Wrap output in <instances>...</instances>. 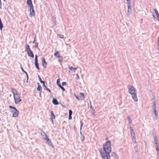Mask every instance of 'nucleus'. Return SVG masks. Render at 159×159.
<instances>
[{
	"instance_id": "f257e3e1",
	"label": "nucleus",
	"mask_w": 159,
	"mask_h": 159,
	"mask_svg": "<svg viewBox=\"0 0 159 159\" xmlns=\"http://www.w3.org/2000/svg\"><path fill=\"white\" fill-rule=\"evenodd\" d=\"M105 140L107 141L103 144V151L102 152L100 151V152L102 159H110L109 154L111 152V143L107 138H106Z\"/></svg>"
},
{
	"instance_id": "f03ea898",
	"label": "nucleus",
	"mask_w": 159,
	"mask_h": 159,
	"mask_svg": "<svg viewBox=\"0 0 159 159\" xmlns=\"http://www.w3.org/2000/svg\"><path fill=\"white\" fill-rule=\"evenodd\" d=\"M128 92L131 94L132 98L135 102L138 101V98L137 97V95L135 92L136 89L133 86L129 85L127 86Z\"/></svg>"
},
{
	"instance_id": "7ed1b4c3",
	"label": "nucleus",
	"mask_w": 159,
	"mask_h": 159,
	"mask_svg": "<svg viewBox=\"0 0 159 159\" xmlns=\"http://www.w3.org/2000/svg\"><path fill=\"white\" fill-rule=\"evenodd\" d=\"M11 91L14 95V98L15 100V103L16 104H17L21 101L20 99V95L17 93V92L14 88L11 89Z\"/></svg>"
},
{
	"instance_id": "20e7f679",
	"label": "nucleus",
	"mask_w": 159,
	"mask_h": 159,
	"mask_svg": "<svg viewBox=\"0 0 159 159\" xmlns=\"http://www.w3.org/2000/svg\"><path fill=\"white\" fill-rule=\"evenodd\" d=\"M75 98L78 100H84V95L83 93H80L78 95H75Z\"/></svg>"
},
{
	"instance_id": "39448f33",
	"label": "nucleus",
	"mask_w": 159,
	"mask_h": 159,
	"mask_svg": "<svg viewBox=\"0 0 159 159\" xmlns=\"http://www.w3.org/2000/svg\"><path fill=\"white\" fill-rule=\"evenodd\" d=\"M35 62H34V65L36 68L38 69V70H39V66L38 63V56L37 55H36L35 57Z\"/></svg>"
},
{
	"instance_id": "423d86ee",
	"label": "nucleus",
	"mask_w": 159,
	"mask_h": 159,
	"mask_svg": "<svg viewBox=\"0 0 159 159\" xmlns=\"http://www.w3.org/2000/svg\"><path fill=\"white\" fill-rule=\"evenodd\" d=\"M127 15L129 16L132 12V9L131 8V4H130V3H127Z\"/></svg>"
},
{
	"instance_id": "0eeeda50",
	"label": "nucleus",
	"mask_w": 159,
	"mask_h": 159,
	"mask_svg": "<svg viewBox=\"0 0 159 159\" xmlns=\"http://www.w3.org/2000/svg\"><path fill=\"white\" fill-rule=\"evenodd\" d=\"M154 10L155 11V14H156V15L157 16V17H156L153 14L152 16L153 17L155 18V19H156L157 20H158L159 21V14L158 13V11H157V9L156 8H155L154 9Z\"/></svg>"
},
{
	"instance_id": "6e6552de",
	"label": "nucleus",
	"mask_w": 159,
	"mask_h": 159,
	"mask_svg": "<svg viewBox=\"0 0 159 159\" xmlns=\"http://www.w3.org/2000/svg\"><path fill=\"white\" fill-rule=\"evenodd\" d=\"M28 55L29 56L32 57V58L34 57V55L32 52L31 50L27 51Z\"/></svg>"
},
{
	"instance_id": "1a4fd4ad",
	"label": "nucleus",
	"mask_w": 159,
	"mask_h": 159,
	"mask_svg": "<svg viewBox=\"0 0 159 159\" xmlns=\"http://www.w3.org/2000/svg\"><path fill=\"white\" fill-rule=\"evenodd\" d=\"M30 14L31 15L34 16L35 15L34 11V10L33 7L32 8L30 7Z\"/></svg>"
},
{
	"instance_id": "9d476101",
	"label": "nucleus",
	"mask_w": 159,
	"mask_h": 159,
	"mask_svg": "<svg viewBox=\"0 0 159 159\" xmlns=\"http://www.w3.org/2000/svg\"><path fill=\"white\" fill-rule=\"evenodd\" d=\"M43 60H42V66L45 68H47V63L46 61L44 58H42Z\"/></svg>"
},
{
	"instance_id": "9b49d317",
	"label": "nucleus",
	"mask_w": 159,
	"mask_h": 159,
	"mask_svg": "<svg viewBox=\"0 0 159 159\" xmlns=\"http://www.w3.org/2000/svg\"><path fill=\"white\" fill-rule=\"evenodd\" d=\"M13 113L12 117H16L18 116V114H19V112L18 110H16L13 112H12Z\"/></svg>"
},
{
	"instance_id": "f8f14e48",
	"label": "nucleus",
	"mask_w": 159,
	"mask_h": 159,
	"mask_svg": "<svg viewBox=\"0 0 159 159\" xmlns=\"http://www.w3.org/2000/svg\"><path fill=\"white\" fill-rule=\"evenodd\" d=\"M27 4L30 6V7L31 8L33 7L31 0H27Z\"/></svg>"
},
{
	"instance_id": "ddd939ff",
	"label": "nucleus",
	"mask_w": 159,
	"mask_h": 159,
	"mask_svg": "<svg viewBox=\"0 0 159 159\" xmlns=\"http://www.w3.org/2000/svg\"><path fill=\"white\" fill-rule=\"evenodd\" d=\"M52 103L55 105H57L59 104V103L57 101V99L55 98H53L52 101Z\"/></svg>"
},
{
	"instance_id": "4468645a",
	"label": "nucleus",
	"mask_w": 159,
	"mask_h": 159,
	"mask_svg": "<svg viewBox=\"0 0 159 159\" xmlns=\"http://www.w3.org/2000/svg\"><path fill=\"white\" fill-rule=\"evenodd\" d=\"M51 118L52 121L53 122V119H54L55 118V115L52 111H50Z\"/></svg>"
},
{
	"instance_id": "2eb2a0df",
	"label": "nucleus",
	"mask_w": 159,
	"mask_h": 159,
	"mask_svg": "<svg viewBox=\"0 0 159 159\" xmlns=\"http://www.w3.org/2000/svg\"><path fill=\"white\" fill-rule=\"evenodd\" d=\"M111 155L112 157H113L114 159H118V157L117 155L114 152H112L111 153Z\"/></svg>"
},
{
	"instance_id": "dca6fc26",
	"label": "nucleus",
	"mask_w": 159,
	"mask_h": 159,
	"mask_svg": "<svg viewBox=\"0 0 159 159\" xmlns=\"http://www.w3.org/2000/svg\"><path fill=\"white\" fill-rule=\"evenodd\" d=\"M154 139L155 143V146L158 145V141L157 139V137L156 135H155L154 137Z\"/></svg>"
},
{
	"instance_id": "f3484780",
	"label": "nucleus",
	"mask_w": 159,
	"mask_h": 159,
	"mask_svg": "<svg viewBox=\"0 0 159 159\" xmlns=\"http://www.w3.org/2000/svg\"><path fill=\"white\" fill-rule=\"evenodd\" d=\"M9 107L10 108L12 109L11 112H13V111H15L17 110L16 108L15 107H14L12 106H9Z\"/></svg>"
},
{
	"instance_id": "a211bd4d",
	"label": "nucleus",
	"mask_w": 159,
	"mask_h": 159,
	"mask_svg": "<svg viewBox=\"0 0 159 159\" xmlns=\"http://www.w3.org/2000/svg\"><path fill=\"white\" fill-rule=\"evenodd\" d=\"M46 141V143L49 144V145L51 146L52 147V143L51 142V140L49 139H48Z\"/></svg>"
},
{
	"instance_id": "6ab92c4d",
	"label": "nucleus",
	"mask_w": 159,
	"mask_h": 159,
	"mask_svg": "<svg viewBox=\"0 0 159 159\" xmlns=\"http://www.w3.org/2000/svg\"><path fill=\"white\" fill-rule=\"evenodd\" d=\"M38 87L37 88V89L38 91H41L42 87L41 86L40 84L39 83H38Z\"/></svg>"
},
{
	"instance_id": "aec40b11",
	"label": "nucleus",
	"mask_w": 159,
	"mask_h": 159,
	"mask_svg": "<svg viewBox=\"0 0 159 159\" xmlns=\"http://www.w3.org/2000/svg\"><path fill=\"white\" fill-rule=\"evenodd\" d=\"M54 56L59 58L61 57L59 53L57 51L55 53Z\"/></svg>"
},
{
	"instance_id": "412c9836",
	"label": "nucleus",
	"mask_w": 159,
	"mask_h": 159,
	"mask_svg": "<svg viewBox=\"0 0 159 159\" xmlns=\"http://www.w3.org/2000/svg\"><path fill=\"white\" fill-rule=\"evenodd\" d=\"M38 78H39V81L41 83H42L43 84V86H44V85H45V82L44 81H42V80L40 78V76L39 75H38Z\"/></svg>"
},
{
	"instance_id": "4be33fe9",
	"label": "nucleus",
	"mask_w": 159,
	"mask_h": 159,
	"mask_svg": "<svg viewBox=\"0 0 159 159\" xmlns=\"http://www.w3.org/2000/svg\"><path fill=\"white\" fill-rule=\"evenodd\" d=\"M69 68L71 71H73L75 72V70L77 69L76 67L73 68V67L70 66H69Z\"/></svg>"
},
{
	"instance_id": "5701e85b",
	"label": "nucleus",
	"mask_w": 159,
	"mask_h": 159,
	"mask_svg": "<svg viewBox=\"0 0 159 159\" xmlns=\"http://www.w3.org/2000/svg\"><path fill=\"white\" fill-rule=\"evenodd\" d=\"M25 48L26 50L27 51H29V50H31V49H30V48L29 45L27 44H25Z\"/></svg>"
},
{
	"instance_id": "b1692460",
	"label": "nucleus",
	"mask_w": 159,
	"mask_h": 159,
	"mask_svg": "<svg viewBox=\"0 0 159 159\" xmlns=\"http://www.w3.org/2000/svg\"><path fill=\"white\" fill-rule=\"evenodd\" d=\"M127 118L128 120L129 123V124H130L132 123V120H131V119L129 116H127Z\"/></svg>"
},
{
	"instance_id": "393cba45",
	"label": "nucleus",
	"mask_w": 159,
	"mask_h": 159,
	"mask_svg": "<svg viewBox=\"0 0 159 159\" xmlns=\"http://www.w3.org/2000/svg\"><path fill=\"white\" fill-rule=\"evenodd\" d=\"M44 87V90H47V91H48V92H49V93H51V90H50V89H49L46 86V85H44V86H43Z\"/></svg>"
},
{
	"instance_id": "a878e982",
	"label": "nucleus",
	"mask_w": 159,
	"mask_h": 159,
	"mask_svg": "<svg viewBox=\"0 0 159 159\" xmlns=\"http://www.w3.org/2000/svg\"><path fill=\"white\" fill-rule=\"evenodd\" d=\"M44 87V90H47V91H48V92H49V93H51V90H50V89H49L46 86V85H44V86H43Z\"/></svg>"
},
{
	"instance_id": "bb28decb",
	"label": "nucleus",
	"mask_w": 159,
	"mask_h": 159,
	"mask_svg": "<svg viewBox=\"0 0 159 159\" xmlns=\"http://www.w3.org/2000/svg\"><path fill=\"white\" fill-rule=\"evenodd\" d=\"M80 134L81 135V139L82 142L85 139V137L81 133V132H80Z\"/></svg>"
},
{
	"instance_id": "cd10ccee",
	"label": "nucleus",
	"mask_w": 159,
	"mask_h": 159,
	"mask_svg": "<svg viewBox=\"0 0 159 159\" xmlns=\"http://www.w3.org/2000/svg\"><path fill=\"white\" fill-rule=\"evenodd\" d=\"M156 103L155 101H154L153 102V105L152 106V108L153 110H156Z\"/></svg>"
},
{
	"instance_id": "c85d7f7f",
	"label": "nucleus",
	"mask_w": 159,
	"mask_h": 159,
	"mask_svg": "<svg viewBox=\"0 0 159 159\" xmlns=\"http://www.w3.org/2000/svg\"><path fill=\"white\" fill-rule=\"evenodd\" d=\"M3 27V25L2 23V21L1 20H0V30H2V28Z\"/></svg>"
},
{
	"instance_id": "c756f323",
	"label": "nucleus",
	"mask_w": 159,
	"mask_h": 159,
	"mask_svg": "<svg viewBox=\"0 0 159 159\" xmlns=\"http://www.w3.org/2000/svg\"><path fill=\"white\" fill-rule=\"evenodd\" d=\"M135 136H132V140H133V142H134V143H136V139H135Z\"/></svg>"
},
{
	"instance_id": "7c9ffc66",
	"label": "nucleus",
	"mask_w": 159,
	"mask_h": 159,
	"mask_svg": "<svg viewBox=\"0 0 159 159\" xmlns=\"http://www.w3.org/2000/svg\"><path fill=\"white\" fill-rule=\"evenodd\" d=\"M20 68L21 69V70L22 71V72H24L26 75L27 76H28V74H27V72L26 71H25L24 70V69L21 67H20Z\"/></svg>"
},
{
	"instance_id": "2f4dec72",
	"label": "nucleus",
	"mask_w": 159,
	"mask_h": 159,
	"mask_svg": "<svg viewBox=\"0 0 159 159\" xmlns=\"http://www.w3.org/2000/svg\"><path fill=\"white\" fill-rule=\"evenodd\" d=\"M130 134H131V137H132V136H135V134L133 131H130Z\"/></svg>"
},
{
	"instance_id": "473e14b6",
	"label": "nucleus",
	"mask_w": 159,
	"mask_h": 159,
	"mask_svg": "<svg viewBox=\"0 0 159 159\" xmlns=\"http://www.w3.org/2000/svg\"><path fill=\"white\" fill-rule=\"evenodd\" d=\"M45 136L44 137H43V139L45 140H47V139H48V136H47V135H46H46H45L44 136Z\"/></svg>"
},
{
	"instance_id": "72a5a7b5",
	"label": "nucleus",
	"mask_w": 159,
	"mask_h": 159,
	"mask_svg": "<svg viewBox=\"0 0 159 159\" xmlns=\"http://www.w3.org/2000/svg\"><path fill=\"white\" fill-rule=\"evenodd\" d=\"M35 44V45L34 46V47L35 48H37L38 47V43L37 42H35L34 43Z\"/></svg>"
},
{
	"instance_id": "f704fd0d",
	"label": "nucleus",
	"mask_w": 159,
	"mask_h": 159,
	"mask_svg": "<svg viewBox=\"0 0 159 159\" xmlns=\"http://www.w3.org/2000/svg\"><path fill=\"white\" fill-rule=\"evenodd\" d=\"M156 150L157 151H159V146L158 145L155 146Z\"/></svg>"
},
{
	"instance_id": "c9c22d12",
	"label": "nucleus",
	"mask_w": 159,
	"mask_h": 159,
	"mask_svg": "<svg viewBox=\"0 0 159 159\" xmlns=\"http://www.w3.org/2000/svg\"><path fill=\"white\" fill-rule=\"evenodd\" d=\"M72 114V110L70 109L69 110V115H71Z\"/></svg>"
},
{
	"instance_id": "e433bc0d",
	"label": "nucleus",
	"mask_w": 159,
	"mask_h": 159,
	"mask_svg": "<svg viewBox=\"0 0 159 159\" xmlns=\"http://www.w3.org/2000/svg\"><path fill=\"white\" fill-rule=\"evenodd\" d=\"M80 129L81 130V128L83 125V123L82 121H80Z\"/></svg>"
},
{
	"instance_id": "4c0bfd02",
	"label": "nucleus",
	"mask_w": 159,
	"mask_h": 159,
	"mask_svg": "<svg viewBox=\"0 0 159 159\" xmlns=\"http://www.w3.org/2000/svg\"><path fill=\"white\" fill-rule=\"evenodd\" d=\"M46 134L43 131V132L41 133V135L43 136V137L45 135H46Z\"/></svg>"
},
{
	"instance_id": "58836bf2",
	"label": "nucleus",
	"mask_w": 159,
	"mask_h": 159,
	"mask_svg": "<svg viewBox=\"0 0 159 159\" xmlns=\"http://www.w3.org/2000/svg\"><path fill=\"white\" fill-rule=\"evenodd\" d=\"M91 112L92 113V114L93 116H95V113H94V110H93L91 111Z\"/></svg>"
},
{
	"instance_id": "ea45409f",
	"label": "nucleus",
	"mask_w": 159,
	"mask_h": 159,
	"mask_svg": "<svg viewBox=\"0 0 159 159\" xmlns=\"http://www.w3.org/2000/svg\"><path fill=\"white\" fill-rule=\"evenodd\" d=\"M36 41H37L36 36V35H35V37H34V39L33 42V43H35V42Z\"/></svg>"
},
{
	"instance_id": "a19ab883",
	"label": "nucleus",
	"mask_w": 159,
	"mask_h": 159,
	"mask_svg": "<svg viewBox=\"0 0 159 159\" xmlns=\"http://www.w3.org/2000/svg\"><path fill=\"white\" fill-rule=\"evenodd\" d=\"M60 83V80L59 79H58L57 81V84Z\"/></svg>"
},
{
	"instance_id": "79ce46f5",
	"label": "nucleus",
	"mask_w": 159,
	"mask_h": 159,
	"mask_svg": "<svg viewBox=\"0 0 159 159\" xmlns=\"http://www.w3.org/2000/svg\"><path fill=\"white\" fill-rule=\"evenodd\" d=\"M59 37L61 39H63L64 38V36L63 35L60 34L59 35Z\"/></svg>"
},
{
	"instance_id": "37998d69",
	"label": "nucleus",
	"mask_w": 159,
	"mask_h": 159,
	"mask_svg": "<svg viewBox=\"0 0 159 159\" xmlns=\"http://www.w3.org/2000/svg\"><path fill=\"white\" fill-rule=\"evenodd\" d=\"M60 88H61L62 90L63 91H65V89L62 86H61Z\"/></svg>"
},
{
	"instance_id": "c03bdc74",
	"label": "nucleus",
	"mask_w": 159,
	"mask_h": 159,
	"mask_svg": "<svg viewBox=\"0 0 159 159\" xmlns=\"http://www.w3.org/2000/svg\"><path fill=\"white\" fill-rule=\"evenodd\" d=\"M38 130L41 133L42 132H43V131L40 128H39L38 129Z\"/></svg>"
},
{
	"instance_id": "a18cd8bd",
	"label": "nucleus",
	"mask_w": 159,
	"mask_h": 159,
	"mask_svg": "<svg viewBox=\"0 0 159 159\" xmlns=\"http://www.w3.org/2000/svg\"><path fill=\"white\" fill-rule=\"evenodd\" d=\"M153 112L154 114L158 113V112L156 111V110H153Z\"/></svg>"
},
{
	"instance_id": "49530a36",
	"label": "nucleus",
	"mask_w": 159,
	"mask_h": 159,
	"mask_svg": "<svg viewBox=\"0 0 159 159\" xmlns=\"http://www.w3.org/2000/svg\"><path fill=\"white\" fill-rule=\"evenodd\" d=\"M127 2H128L127 3H130V4H131V0H126Z\"/></svg>"
},
{
	"instance_id": "de8ad7c7",
	"label": "nucleus",
	"mask_w": 159,
	"mask_h": 159,
	"mask_svg": "<svg viewBox=\"0 0 159 159\" xmlns=\"http://www.w3.org/2000/svg\"><path fill=\"white\" fill-rule=\"evenodd\" d=\"M66 84V83L65 82H63L62 83V86H64Z\"/></svg>"
},
{
	"instance_id": "09e8293b",
	"label": "nucleus",
	"mask_w": 159,
	"mask_h": 159,
	"mask_svg": "<svg viewBox=\"0 0 159 159\" xmlns=\"http://www.w3.org/2000/svg\"><path fill=\"white\" fill-rule=\"evenodd\" d=\"M76 76H77V77L76 78V79L77 80H79V79H80V77L79 76V75H78V74H76Z\"/></svg>"
},
{
	"instance_id": "8fccbe9b",
	"label": "nucleus",
	"mask_w": 159,
	"mask_h": 159,
	"mask_svg": "<svg viewBox=\"0 0 159 159\" xmlns=\"http://www.w3.org/2000/svg\"><path fill=\"white\" fill-rule=\"evenodd\" d=\"M155 118L156 119H157L158 118V115H157V113H156V114H155Z\"/></svg>"
},
{
	"instance_id": "3c124183",
	"label": "nucleus",
	"mask_w": 159,
	"mask_h": 159,
	"mask_svg": "<svg viewBox=\"0 0 159 159\" xmlns=\"http://www.w3.org/2000/svg\"><path fill=\"white\" fill-rule=\"evenodd\" d=\"M71 115H69V116L68 117V119L69 120H70L72 119V117L71 116Z\"/></svg>"
},
{
	"instance_id": "603ef678",
	"label": "nucleus",
	"mask_w": 159,
	"mask_h": 159,
	"mask_svg": "<svg viewBox=\"0 0 159 159\" xmlns=\"http://www.w3.org/2000/svg\"><path fill=\"white\" fill-rule=\"evenodd\" d=\"M0 9H2V3L1 0H0Z\"/></svg>"
},
{
	"instance_id": "864d4df0",
	"label": "nucleus",
	"mask_w": 159,
	"mask_h": 159,
	"mask_svg": "<svg viewBox=\"0 0 159 159\" xmlns=\"http://www.w3.org/2000/svg\"><path fill=\"white\" fill-rule=\"evenodd\" d=\"M57 85L58 86V87L60 88L61 86V84H60V83H59Z\"/></svg>"
},
{
	"instance_id": "5fc2aeb1",
	"label": "nucleus",
	"mask_w": 159,
	"mask_h": 159,
	"mask_svg": "<svg viewBox=\"0 0 159 159\" xmlns=\"http://www.w3.org/2000/svg\"><path fill=\"white\" fill-rule=\"evenodd\" d=\"M129 129H130V131H133V128L132 127H129Z\"/></svg>"
},
{
	"instance_id": "6e6d98bb",
	"label": "nucleus",
	"mask_w": 159,
	"mask_h": 159,
	"mask_svg": "<svg viewBox=\"0 0 159 159\" xmlns=\"http://www.w3.org/2000/svg\"><path fill=\"white\" fill-rule=\"evenodd\" d=\"M27 80H26V82L28 83V79H29V77H28V76H27Z\"/></svg>"
},
{
	"instance_id": "4d7b16f0",
	"label": "nucleus",
	"mask_w": 159,
	"mask_h": 159,
	"mask_svg": "<svg viewBox=\"0 0 159 159\" xmlns=\"http://www.w3.org/2000/svg\"><path fill=\"white\" fill-rule=\"evenodd\" d=\"M157 154L158 156H159V151L157 152Z\"/></svg>"
},
{
	"instance_id": "13d9d810",
	"label": "nucleus",
	"mask_w": 159,
	"mask_h": 159,
	"mask_svg": "<svg viewBox=\"0 0 159 159\" xmlns=\"http://www.w3.org/2000/svg\"><path fill=\"white\" fill-rule=\"evenodd\" d=\"M41 91L40 92V93H39V96L40 97H41Z\"/></svg>"
},
{
	"instance_id": "bf43d9fd",
	"label": "nucleus",
	"mask_w": 159,
	"mask_h": 159,
	"mask_svg": "<svg viewBox=\"0 0 159 159\" xmlns=\"http://www.w3.org/2000/svg\"><path fill=\"white\" fill-rule=\"evenodd\" d=\"M90 105H91V102L90 101ZM92 108V106H91V105H90V108Z\"/></svg>"
},
{
	"instance_id": "052dcab7",
	"label": "nucleus",
	"mask_w": 159,
	"mask_h": 159,
	"mask_svg": "<svg viewBox=\"0 0 159 159\" xmlns=\"http://www.w3.org/2000/svg\"><path fill=\"white\" fill-rule=\"evenodd\" d=\"M135 152H137V150H135Z\"/></svg>"
},
{
	"instance_id": "680f3d73",
	"label": "nucleus",
	"mask_w": 159,
	"mask_h": 159,
	"mask_svg": "<svg viewBox=\"0 0 159 159\" xmlns=\"http://www.w3.org/2000/svg\"><path fill=\"white\" fill-rule=\"evenodd\" d=\"M6 0H3L4 1H5Z\"/></svg>"
},
{
	"instance_id": "e2e57ef3",
	"label": "nucleus",
	"mask_w": 159,
	"mask_h": 159,
	"mask_svg": "<svg viewBox=\"0 0 159 159\" xmlns=\"http://www.w3.org/2000/svg\"><path fill=\"white\" fill-rule=\"evenodd\" d=\"M158 156L159 157V156Z\"/></svg>"
}]
</instances>
